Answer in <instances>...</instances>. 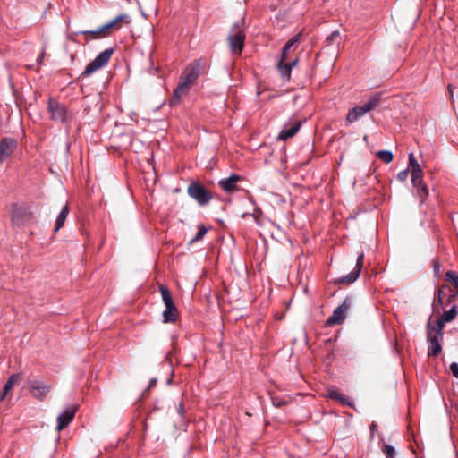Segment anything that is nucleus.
<instances>
[{"label": "nucleus", "instance_id": "obj_1", "mask_svg": "<svg viewBox=\"0 0 458 458\" xmlns=\"http://www.w3.org/2000/svg\"><path fill=\"white\" fill-rule=\"evenodd\" d=\"M200 72V62L195 61L190 64L185 71L182 81L178 84L176 89L174 90L171 103L175 105L180 102L182 96L186 95L190 89V87L199 76Z\"/></svg>", "mask_w": 458, "mask_h": 458}, {"label": "nucleus", "instance_id": "obj_2", "mask_svg": "<svg viewBox=\"0 0 458 458\" xmlns=\"http://www.w3.org/2000/svg\"><path fill=\"white\" fill-rule=\"evenodd\" d=\"M300 41V36L297 35L291 38L283 47L281 59L277 64V68L283 77L287 79L290 78L292 69L296 66L299 58L295 57L291 61H288L290 53L295 51L297 45Z\"/></svg>", "mask_w": 458, "mask_h": 458}, {"label": "nucleus", "instance_id": "obj_3", "mask_svg": "<svg viewBox=\"0 0 458 458\" xmlns=\"http://www.w3.org/2000/svg\"><path fill=\"white\" fill-rule=\"evenodd\" d=\"M159 291L162 296L163 302L165 306V309L163 311L164 322H175L178 317V310L173 301V298L169 289L164 284H160Z\"/></svg>", "mask_w": 458, "mask_h": 458}, {"label": "nucleus", "instance_id": "obj_4", "mask_svg": "<svg viewBox=\"0 0 458 458\" xmlns=\"http://www.w3.org/2000/svg\"><path fill=\"white\" fill-rule=\"evenodd\" d=\"M427 339L429 343L428 355L437 357L442 351L443 332L435 328L430 320L427 325Z\"/></svg>", "mask_w": 458, "mask_h": 458}, {"label": "nucleus", "instance_id": "obj_5", "mask_svg": "<svg viewBox=\"0 0 458 458\" xmlns=\"http://www.w3.org/2000/svg\"><path fill=\"white\" fill-rule=\"evenodd\" d=\"M380 98L381 96L379 94H376L371 97L363 106H355L349 110L346 116V121L349 123H352L366 114L368 112L375 109L379 104Z\"/></svg>", "mask_w": 458, "mask_h": 458}, {"label": "nucleus", "instance_id": "obj_6", "mask_svg": "<svg viewBox=\"0 0 458 458\" xmlns=\"http://www.w3.org/2000/svg\"><path fill=\"white\" fill-rule=\"evenodd\" d=\"M113 54L114 48L112 47L106 48V50L99 53L94 60L88 64L82 74L85 76H89L98 69L106 65Z\"/></svg>", "mask_w": 458, "mask_h": 458}, {"label": "nucleus", "instance_id": "obj_7", "mask_svg": "<svg viewBox=\"0 0 458 458\" xmlns=\"http://www.w3.org/2000/svg\"><path fill=\"white\" fill-rule=\"evenodd\" d=\"M47 111L53 121L58 123H66L70 119V114L66 107L58 101L50 98L47 102Z\"/></svg>", "mask_w": 458, "mask_h": 458}, {"label": "nucleus", "instance_id": "obj_8", "mask_svg": "<svg viewBox=\"0 0 458 458\" xmlns=\"http://www.w3.org/2000/svg\"><path fill=\"white\" fill-rule=\"evenodd\" d=\"M189 196L194 199L199 205L208 204L212 196L206 188L199 182H191L187 189Z\"/></svg>", "mask_w": 458, "mask_h": 458}, {"label": "nucleus", "instance_id": "obj_9", "mask_svg": "<svg viewBox=\"0 0 458 458\" xmlns=\"http://www.w3.org/2000/svg\"><path fill=\"white\" fill-rule=\"evenodd\" d=\"M30 217V212L26 206L11 204V221L12 224L19 226L24 225Z\"/></svg>", "mask_w": 458, "mask_h": 458}, {"label": "nucleus", "instance_id": "obj_10", "mask_svg": "<svg viewBox=\"0 0 458 458\" xmlns=\"http://www.w3.org/2000/svg\"><path fill=\"white\" fill-rule=\"evenodd\" d=\"M245 38L246 35L244 30H234L228 35L227 39L233 55H241L244 46Z\"/></svg>", "mask_w": 458, "mask_h": 458}, {"label": "nucleus", "instance_id": "obj_11", "mask_svg": "<svg viewBox=\"0 0 458 458\" xmlns=\"http://www.w3.org/2000/svg\"><path fill=\"white\" fill-rule=\"evenodd\" d=\"M351 301L345 299L344 302L339 305L333 312V314L327 319V325H340L344 322L346 313L350 308Z\"/></svg>", "mask_w": 458, "mask_h": 458}, {"label": "nucleus", "instance_id": "obj_12", "mask_svg": "<svg viewBox=\"0 0 458 458\" xmlns=\"http://www.w3.org/2000/svg\"><path fill=\"white\" fill-rule=\"evenodd\" d=\"M30 394L38 400L43 401L51 390V386L40 380H32L29 384Z\"/></svg>", "mask_w": 458, "mask_h": 458}, {"label": "nucleus", "instance_id": "obj_13", "mask_svg": "<svg viewBox=\"0 0 458 458\" xmlns=\"http://www.w3.org/2000/svg\"><path fill=\"white\" fill-rule=\"evenodd\" d=\"M301 123L300 120L294 119L285 124L278 135V140H286L293 137L300 130Z\"/></svg>", "mask_w": 458, "mask_h": 458}, {"label": "nucleus", "instance_id": "obj_14", "mask_svg": "<svg viewBox=\"0 0 458 458\" xmlns=\"http://www.w3.org/2000/svg\"><path fill=\"white\" fill-rule=\"evenodd\" d=\"M77 411V406H71L65 409L58 417H57V427L56 429L58 431L63 430L66 426H68L74 418L75 412Z\"/></svg>", "mask_w": 458, "mask_h": 458}, {"label": "nucleus", "instance_id": "obj_15", "mask_svg": "<svg viewBox=\"0 0 458 458\" xmlns=\"http://www.w3.org/2000/svg\"><path fill=\"white\" fill-rule=\"evenodd\" d=\"M363 259H364V253L361 252L357 257L356 266L354 269L349 273L347 276H343L338 279L339 283H346V284H352L357 280V278L360 276L361 267L363 266Z\"/></svg>", "mask_w": 458, "mask_h": 458}, {"label": "nucleus", "instance_id": "obj_16", "mask_svg": "<svg viewBox=\"0 0 458 458\" xmlns=\"http://www.w3.org/2000/svg\"><path fill=\"white\" fill-rule=\"evenodd\" d=\"M16 148V141L11 138L0 140V162L11 157Z\"/></svg>", "mask_w": 458, "mask_h": 458}, {"label": "nucleus", "instance_id": "obj_17", "mask_svg": "<svg viewBox=\"0 0 458 458\" xmlns=\"http://www.w3.org/2000/svg\"><path fill=\"white\" fill-rule=\"evenodd\" d=\"M131 18L127 14H120L111 21L100 26L98 29H119L121 27H128L131 25Z\"/></svg>", "mask_w": 458, "mask_h": 458}, {"label": "nucleus", "instance_id": "obj_18", "mask_svg": "<svg viewBox=\"0 0 458 458\" xmlns=\"http://www.w3.org/2000/svg\"><path fill=\"white\" fill-rule=\"evenodd\" d=\"M457 315L456 306L454 305L452 308L445 311L440 318H437L435 321V324L433 325L435 328L439 329L440 331H443L444 326L445 323L451 322L455 318Z\"/></svg>", "mask_w": 458, "mask_h": 458}, {"label": "nucleus", "instance_id": "obj_19", "mask_svg": "<svg viewBox=\"0 0 458 458\" xmlns=\"http://www.w3.org/2000/svg\"><path fill=\"white\" fill-rule=\"evenodd\" d=\"M241 181V177L237 174H232L228 178L219 181V186L226 192H233L237 190V183Z\"/></svg>", "mask_w": 458, "mask_h": 458}, {"label": "nucleus", "instance_id": "obj_20", "mask_svg": "<svg viewBox=\"0 0 458 458\" xmlns=\"http://www.w3.org/2000/svg\"><path fill=\"white\" fill-rule=\"evenodd\" d=\"M327 397L338 402L342 405H347L350 407H353V403L350 400V398L348 396L342 394L336 389H329L327 392Z\"/></svg>", "mask_w": 458, "mask_h": 458}, {"label": "nucleus", "instance_id": "obj_21", "mask_svg": "<svg viewBox=\"0 0 458 458\" xmlns=\"http://www.w3.org/2000/svg\"><path fill=\"white\" fill-rule=\"evenodd\" d=\"M68 214H69V207L66 204L64 207H63L61 212L59 213V215L57 216V217L55 219V230H54L55 233L58 232L63 227V225H64V222L67 218Z\"/></svg>", "mask_w": 458, "mask_h": 458}, {"label": "nucleus", "instance_id": "obj_22", "mask_svg": "<svg viewBox=\"0 0 458 458\" xmlns=\"http://www.w3.org/2000/svg\"><path fill=\"white\" fill-rule=\"evenodd\" d=\"M411 182L413 187H419L423 183V172L422 170L411 171Z\"/></svg>", "mask_w": 458, "mask_h": 458}, {"label": "nucleus", "instance_id": "obj_23", "mask_svg": "<svg viewBox=\"0 0 458 458\" xmlns=\"http://www.w3.org/2000/svg\"><path fill=\"white\" fill-rule=\"evenodd\" d=\"M208 228L204 225H198V233L190 241V244H193L196 242L200 241L204 235L207 233Z\"/></svg>", "mask_w": 458, "mask_h": 458}, {"label": "nucleus", "instance_id": "obj_24", "mask_svg": "<svg viewBox=\"0 0 458 458\" xmlns=\"http://www.w3.org/2000/svg\"><path fill=\"white\" fill-rule=\"evenodd\" d=\"M445 279L451 283L454 288L458 292V274L454 271H447L445 274Z\"/></svg>", "mask_w": 458, "mask_h": 458}, {"label": "nucleus", "instance_id": "obj_25", "mask_svg": "<svg viewBox=\"0 0 458 458\" xmlns=\"http://www.w3.org/2000/svg\"><path fill=\"white\" fill-rule=\"evenodd\" d=\"M377 157L386 164L392 162L394 156L392 152L388 150H379L377 152Z\"/></svg>", "mask_w": 458, "mask_h": 458}, {"label": "nucleus", "instance_id": "obj_26", "mask_svg": "<svg viewBox=\"0 0 458 458\" xmlns=\"http://www.w3.org/2000/svg\"><path fill=\"white\" fill-rule=\"evenodd\" d=\"M417 188V193L420 198V202L423 203L428 196V189L426 184H421Z\"/></svg>", "mask_w": 458, "mask_h": 458}, {"label": "nucleus", "instance_id": "obj_27", "mask_svg": "<svg viewBox=\"0 0 458 458\" xmlns=\"http://www.w3.org/2000/svg\"><path fill=\"white\" fill-rule=\"evenodd\" d=\"M382 451L386 458H394L395 457V449L394 446H392L390 445L384 444Z\"/></svg>", "mask_w": 458, "mask_h": 458}, {"label": "nucleus", "instance_id": "obj_28", "mask_svg": "<svg viewBox=\"0 0 458 458\" xmlns=\"http://www.w3.org/2000/svg\"><path fill=\"white\" fill-rule=\"evenodd\" d=\"M409 165L411 166L412 171L420 170L421 169L420 165H419V163H418V161L414 157L413 153H410L409 154Z\"/></svg>", "mask_w": 458, "mask_h": 458}, {"label": "nucleus", "instance_id": "obj_29", "mask_svg": "<svg viewBox=\"0 0 458 458\" xmlns=\"http://www.w3.org/2000/svg\"><path fill=\"white\" fill-rule=\"evenodd\" d=\"M408 174H409V169H404L401 172H399L397 174V179L400 181V182H404L406 181L407 177H408Z\"/></svg>", "mask_w": 458, "mask_h": 458}, {"label": "nucleus", "instance_id": "obj_30", "mask_svg": "<svg viewBox=\"0 0 458 458\" xmlns=\"http://www.w3.org/2000/svg\"><path fill=\"white\" fill-rule=\"evenodd\" d=\"M450 370H451L453 376L455 377L456 378H458V363H456V362L451 363Z\"/></svg>", "mask_w": 458, "mask_h": 458}, {"label": "nucleus", "instance_id": "obj_31", "mask_svg": "<svg viewBox=\"0 0 458 458\" xmlns=\"http://www.w3.org/2000/svg\"><path fill=\"white\" fill-rule=\"evenodd\" d=\"M20 377L21 376L19 374H13L8 378L7 382H11L12 386H13L19 382Z\"/></svg>", "mask_w": 458, "mask_h": 458}, {"label": "nucleus", "instance_id": "obj_32", "mask_svg": "<svg viewBox=\"0 0 458 458\" xmlns=\"http://www.w3.org/2000/svg\"><path fill=\"white\" fill-rule=\"evenodd\" d=\"M13 387L11 382H6L4 388H3V392L5 393V394H8V392L10 391V389Z\"/></svg>", "mask_w": 458, "mask_h": 458}, {"label": "nucleus", "instance_id": "obj_33", "mask_svg": "<svg viewBox=\"0 0 458 458\" xmlns=\"http://www.w3.org/2000/svg\"><path fill=\"white\" fill-rule=\"evenodd\" d=\"M285 403H286V402H284V401H277V399H276V398H273V404H274L275 406L279 407V406H282V405H284V404H285Z\"/></svg>", "mask_w": 458, "mask_h": 458}, {"label": "nucleus", "instance_id": "obj_34", "mask_svg": "<svg viewBox=\"0 0 458 458\" xmlns=\"http://www.w3.org/2000/svg\"><path fill=\"white\" fill-rule=\"evenodd\" d=\"M103 31L107 32L108 30H83L82 32L83 33L90 32L92 34H99V33H101Z\"/></svg>", "mask_w": 458, "mask_h": 458}, {"label": "nucleus", "instance_id": "obj_35", "mask_svg": "<svg viewBox=\"0 0 458 458\" xmlns=\"http://www.w3.org/2000/svg\"><path fill=\"white\" fill-rule=\"evenodd\" d=\"M156 384H157V379L156 378L150 379L149 384H148V388L153 387L154 386H156Z\"/></svg>", "mask_w": 458, "mask_h": 458}, {"label": "nucleus", "instance_id": "obj_36", "mask_svg": "<svg viewBox=\"0 0 458 458\" xmlns=\"http://www.w3.org/2000/svg\"><path fill=\"white\" fill-rule=\"evenodd\" d=\"M377 429V424L375 422H373L371 425H370V431L371 433L373 434L374 431H376Z\"/></svg>", "mask_w": 458, "mask_h": 458}, {"label": "nucleus", "instance_id": "obj_37", "mask_svg": "<svg viewBox=\"0 0 458 458\" xmlns=\"http://www.w3.org/2000/svg\"><path fill=\"white\" fill-rule=\"evenodd\" d=\"M178 412L182 415L183 414V407H182V403H180L179 405V408H178Z\"/></svg>", "mask_w": 458, "mask_h": 458}, {"label": "nucleus", "instance_id": "obj_38", "mask_svg": "<svg viewBox=\"0 0 458 458\" xmlns=\"http://www.w3.org/2000/svg\"><path fill=\"white\" fill-rule=\"evenodd\" d=\"M434 270H435V273H436V274H438V273H439V267H438L437 263H436V264H435V266H434Z\"/></svg>", "mask_w": 458, "mask_h": 458}, {"label": "nucleus", "instance_id": "obj_39", "mask_svg": "<svg viewBox=\"0 0 458 458\" xmlns=\"http://www.w3.org/2000/svg\"><path fill=\"white\" fill-rule=\"evenodd\" d=\"M6 394H5V393H4V392H2V393L0 394V402H2V401L5 398Z\"/></svg>", "mask_w": 458, "mask_h": 458}, {"label": "nucleus", "instance_id": "obj_40", "mask_svg": "<svg viewBox=\"0 0 458 458\" xmlns=\"http://www.w3.org/2000/svg\"><path fill=\"white\" fill-rule=\"evenodd\" d=\"M338 35H339L338 31H337V30H335V31H334V32L332 33V35H331V38H335V37H336V36H338Z\"/></svg>", "mask_w": 458, "mask_h": 458}, {"label": "nucleus", "instance_id": "obj_41", "mask_svg": "<svg viewBox=\"0 0 458 458\" xmlns=\"http://www.w3.org/2000/svg\"><path fill=\"white\" fill-rule=\"evenodd\" d=\"M441 294H442V290H439L438 291V301L441 302L442 299H441Z\"/></svg>", "mask_w": 458, "mask_h": 458}, {"label": "nucleus", "instance_id": "obj_42", "mask_svg": "<svg viewBox=\"0 0 458 458\" xmlns=\"http://www.w3.org/2000/svg\"><path fill=\"white\" fill-rule=\"evenodd\" d=\"M42 60H43V54H41V55L39 57H38V62L41 63Z\"/></svg>", "mask_w": 458, "mask_h": 458}, {"label": "nucleus", "instance_id": "obj_43", "mask_svg": "<svg viewBox=\"0 0 458 458\" xmlns=\"http://www.w3.org/2000/svg\"><path fill=\"white\" fill-rule=\"evenodd\" d=\"M454 295H451V296H449L448 301H452L454 300Z\"/></svg>", "mask_w": 458, "mask_h": 458}, {"label": "nucleus", "instance_id": "obj_44", "mask_svg": "<svg viewBox=\"0 0 458 458\" xmlns=\"http://www.w3.org/2000/svg\"><path fill=\"white\" fill-rule=\"evenodd\" d=\"M233 29H235V30H238V29H241L240 26L238 24H235Z\"/></svg>", "mask_w": 458, "mask_h": 458}, {"label": "nucleus", "instance_id": "obj_45", "mask_svg": "<svg viewBox=\"0 0 458 458\" xmlns=\"http://www.w3.org/2000/svg\"><path fill=\"white\" fill-rule=\"evenodd\" d=\"M448 89H449V91H450L451 98H453V92L451 90V87L449 86Z\"/></svg>", "mask_w": 458, "mask_h": 458}]
</instances>
